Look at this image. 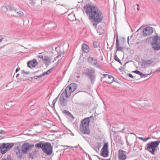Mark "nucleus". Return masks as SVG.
I'll list each match as a JSON object with an SVG mask.
<instances>
[{
    "mask_svg": "<svg viewBox=\"0 0 160 160\" xmlns=\"http://www.w3.org/2000/svg\"><path fill=\"white\" fill-rule=\"evenodd\" d=\"M52 68H51L48 70L47 72L43 73L41 75V77L48 75L51 72V71L52 70Z\"/></svg>",
    "mask_w": 160,
    "mask_h": 160,
    "instance_id": "obj_22",
    "label": "nucleus"
},
{
    "mask_svg": "<svg viewBox=\"0 0 160 160\" xmlns=\"http://www.w3.org/2000/svg\"><path fill=\"white\" fill-rule=\"evenodd\" d=\"M2 160H7L6 158H2Z\"/></svg>",
    "mask_w": 160,
    "mask_h": 160,
    "instance_id": "obj_51",
    "label": "nucleus"
},
{
    "mask_svg": "<svg viewBox=\"0 0 160 160\" xmlns=\"http://www.w3.org/2000/svg\"><path fill=\"white\" fill-rule=\"evenodd\" d=\"M21 73L24 74L25 75H27L29 72H25L24 70L22 71Z\"/></svg>",
    "mask_w": 160,
    "mask_h": 160,
    "instance_id": "obj_37",
    "label": "nucleus"
},
{
    "mask_svg": "<svg viewBox=\"0 0 160 160\" xmlns=\"http://www.w3.org/2000/svg\"><path fill=\"white\" fill-rule=\"evenodd\" d=\"M129 37H128V43H129Z\"/></svg>",
    "mask_w": 160,
    "mask_h": 160,
    "instance_id": "obj_50",
    "label": "nucleus"
},
{
    "mask_svg": "<svg viewBox=\"0 0 160 160\" xmlns=\"http://www.w3.org/2000/svg\"><path fill=\"white\" fill-rule=\"evenodd\" d=\"M41 148L48 155H50L52 153V147L50 143L41 142Z\"/></svg>",
    "mask_w": 160,
    "mask_h": 160,
    "instance_id": "obj_6",
    "label": "nucleus"
},
{
    "mask_svg": "<svg viewBox=\"0 0 160 160\" xmlns=\"http://www.w3.org/2000/svg\"><path fill=\"white\" fill-rule=\"evenodd\" d=\"M38 152V150L36 149L33 152V154L34 155V156L35 157H36V154Z\"/></svg>",
    "mask_w": 160,
    "mask_h": 160,
    "instance_id": "obj_35",
    "label": "nucleus"
},
{
    "mask_svg": "<svg viewBox=\"0 0 160 160\" xmlns=\"http://www.w3.org/2000/svg\"><path fill=\"white\" fill-rule=\"evenodd\" d=\"M106 160H111L109 159H106Z\"/></svg>",
    "mask_w": 160,
    "mask_h": 160,
    "instance_id": "obj_60",
    "label": "nucleus"
},
{
    "mask_svg": "<svg viewBox=\"0 0 160 160\" xmlns=\"http://www.w3.org/2000/svg\"><path fill=\"white\" fill-rule=\"evenodd\" d=\"M112 132H114V130H113L112 129Z\"/></svg>",
    "mask_w": 160,
    "mask_h": 160,
    "instance_id": "obj_56",
    "label": "nucleus"
},
{
    "mask_svg": "<svg viewBox=\"0 0 160 160\" xmlns=\"http://www.w3.org/2000/svg\"><path fill=\"white\" fill-rule=\"evenodd\" d=\"M159 70V68H158V69H157L156 70Z\"/></svg>",
    "mask_w": 160,
    "mask_h": 160,
    "instance_id": "obj_62",
    "label": "nucleus"
},
{
    "mask_svg": "<svg viewBox=\"0 0 160 160\" xmlns=\"http://www.w3.org/2000/svg\"><path fill=\"white\" fill-rule=\"evenodd\" d=\"M41 59H42L44 63L47 67L50 63L51 61V58L48 56H45L44 58L41 56Z\"/></svg>",
    "mask_w": 160,
    "mask_h": 160,
    "instance_id": "obj_13",
    "label": "nucleus"
},
{
    "mask_svg": "<svg viewBox=\"0 0 160 160\" xmlns=\"http://www.w3.org/2000/svg\"><path fill=\"white\" fill-rule=\"evenodd\" d=\"M102 77L103 78H106L107 77L108 79H111V80H110L107 81H106L107 83L109 84L111 83L114 81V78L113 77L109 75L103 74Z\"/></svg>",
    "mask_w": 160,
    "mask_h": 160,
    "instance_id": "obj_18",
    "label": "nucleus"
},
{
    "mask_svg": "<svg viewBox=\"0 0 160 160\" xmlns=\"http://www.w3.org/2000/svg\"><path fill=\"white\" fill-rule=\"evenodd\" d=\"M4 133H5V132L3 130H0V134H4Z\"/></svg>",
    "mask_w": 160,
    "mask_h": 160,
    "instance_id": "obj_40",
    "label": "nucleus"
},
{
    "mask_svg": "<svg viewBox=\"0 0 160 160\" xmlns=\"http://www.w3.org/2000/svg\"><path fill=\"white\" fill-rule=\"evenodd\" d=\"M62 146L64 147H69L68 146Z\"/></svg>",
    "mask_w": 160,
    "mask_h": 160,
    "instance_id": "obj_55",
    "label": "nucleus"
},
{
    "mask_svg": "<svg viewBox=\"0 0 160 160\" xmlns=\"http://www.w3.org/2000/svg\"><path fill=\"white\" fill-rule=\"evenodd\" d=\"M34 146V144L32 145L28 142L24 143L22 146V152L27 154L28 152L30 151Z\"/></svg>",
    "mask_w": 160,
    "mask_h": 160,
    "instance_id": "obj_10",
    "label": "nucleus"
},
{
    "mask_svg": "<svg viewBox=\"0 0 160 160\" xmlns=\"http://www.w3.org/2000/svg\"><path fill=\"white\" fill-rule=\"evenodd\" d=\"M13 145V143L12 142L2 143L0 146L1 153L2 154H5L9 150Z\"/></svg>",
    "mask_w": 160,
    "mask_h": 160,
    "instance_id": "obj_7",
    "label": "nucleus"
},
{
    "mask_svg": "<svg viewBox=\"0 0 160 160\" xmlns=\"http://www.w3.org/2000/svg\"><path fill=\"white\" fill-rule=\"evenodd\" d=\"M128 76L132 78H133V76L132 75V74H129L128 75Z\"/></svg>",
    "mask_w": 160,
    "mask_h": 160,
    "instance_id": "obj_42",
    "label": "nucleus"
},
{
    "mask_svg": "<svg viewBox=\"0 0 160 160\" xmlns=\"http://www.w3.org/2000/svg\"><path fill=\"white\" fill-rule=\"evenodd\" d=\"M62 112L64 113H65V114H66V115H69V114H70V112L66 110H64L62 111Z\"/></svg>",
    "mask_w": 160,
    "mask_h": 160,
    "instance_id": "obj_30",
    "label": "nucleus"
},
{
    "mask_svg": "<svg viewBox=\"0 0 160 160\" xmlns=\"http://www.w3.org/2000/svg\"><path fill=\"white\" fill-rule=\"evenodd\" d=\"M19 68L18 69V68H17L15 70V72H17L19 71Z\"/></svg>",
    "mask_w": 160,
    "mask_h": 160,
    "instance_id": "obj_47",
    "label": "nucleus"
},
{
    "mask_svg": "<svg viewBox=\"0 0 160 160\" xmlns=\"http://www.w3.org/2000/svg\"><path fill=\"white\" fill-rule=\"evenodd\" d=\"M89 122L90 119L89 118H86L81 121L79 128L80 131L83 134L88 135L90 133V130L89 128Z\"/></svg>",
    "mask_w": 160,
    "mask_h": 160,
    "instance_id": "obj_3",
    "label": "nucleus"
},
{
    "mask_svg": "<svg viewBox=\"0 0 160 160\" xmlns=\"http://www.w3.org/2000/svg\"><path fill=\"white\" fill-rule=\"evenodd\" d=\"M58 99V98H56L55 99L53 100L52 102V105L54 107L55 104L56 102H57Z\"/></svg>",
    "mask_w": 160,
    "mask_h": 160,
    "instance_id": "obj_33",
    "label": "nucleus"
},
{
    "mask_svg": "<svg viewBox=\"0 0 160 160\" xmlns=\"http://www.w3.org/2000/svg\"><path fill=\"white\" fill-rule=\"evenodd\" d=\"M3 38L2 37L1 35H0V42H1Z\"/></svg>",
    "mask_w": 160,
    "mask_h": 160,
    "instance_id": "obj_43",
    "label": "nucleus"
},
{
    "mask_svg": "<svg viewBox=\"0 0 160 160\" xmlns=\"http://www.w3.org/2000/svg\"><path fill=\"white\" fill-rule=\"evenodd\" d=\"M150 137H148V138H145V140L144 141H146V142L147 141L148 139H150Z\"/></svg>",
    "mask_w": 160,
    "mask_h": 160,
    "instance_id": "obj_44",
    "label": "nucleus"
},
{
    "mask_svg": "<svg viewBox=\"0 0 160 160\" xmlns=\"http://www.w3.org/2000/svg\"><path fill=\"white\" fill-rule=\"evenodd\" d=\"M77 88V84L75 83H71L68 85L65 90H76Z\"/></svg>",
    "mask_w": 160,
    "mask_h": 160,
    "instance_id": "obj_17",
    "label": "nucleus"
},
{
    "mask_svg": "<svg viewBox=\"0 0 160 160\" xmlns=\"http://www.w3.org/2000/svg\"><path fill=\"white\" fill-rule=\"evenodd\" d=\"M141 66L142 68H146V66L145 64V61H143L142 62V63L141 64Z\"/></svg>",
    "mask_w": 160,
    "mask_h": 160,
    "instance_id": "obj_26",
    "label": "nucleus"
},
{
    "mask_svg": "<svg viewBox=\"0 0 160 160\" xmlns=\"http://www.w3.org/2000/svg\"><path fill=\"white\" fill-rule=\"evenodd\" d=\"M40 77V76H36L34 77V78H35V79H37L38 78H39Z\"/></svg>",
    "mask_w": 160,
    "mask_h": 160,
    "instance_id": "obj_46",
    "label": "nucleus"
},
{
    "mask_svg": "<svg viewBox=\"0 0 160 160\" xmlns=\"http://www.w3.org/2000/svg\"><path fill=\"white\" fill-rule=\"evenodd\" d=\"M139 8H137V9L138 10H139Z\"/></svg>",
    "mask_w": 160,
    "mask_h": 160,
    "instance_id": "obj_58",
    "label": "nucleus"
},
{
    "mask_svg": "<svg viewBox=\"0 0 160 160\" xmlns=\"http://www.w3.org/2000/svg\"><path fill=\"white\" fill-rule=\"evenodd\" d=\"M6 159L7 160H13L11 156L10 155H8L7 156Z\"/></svg>",
    "mask_w": 160,
    "mask_h": 160,
    "instance_id": "obj_36",
    "label": "nucleus"
},
{
    "mask_svg": "<svg viewBox=\"0 0 160 160\" xmlns=\"http://www.w3.org/2000/svg\"><path fill=\"white\" fill-rule=\"evenodd\" d=\"M160 143V140H157L149 142L147 144V147H145V149L154 155L156 148L158 147Z\"/></svg>",
    "mask_w": 160,
    "mask_h": 160,
    "instance_id": "obj_5",
    "label": "nucleus"
},
{
    "mask_svg": "<svg viewBox=\"0 0 160 160\" xmlns=\"http://www.w3.org/2000/svg\"><path fill=\"white\" fill-rule=\"evenodd\" d=\"M23 152H18L16 154L18 158H19L20 159H22L23 158Z\"/></svg>",
    "mask_w": 160,
    "mask_h": 160,
    "instance_id": "obj_23",
    "label": "nucleus"
},
{
    "mask_svg": "<svg viewBox=\"0 0 160 160\" xmlns=\"http://www.w3.org/2000/svg\"><path fill=\"white\" fill-rule=\"evenodd\" d=\"M37 61L35 59H34L32 61L30 60L27 62V65L29 68H31L35 67L38 64Z\"/></svg>",
    "mask_w": 160,
    "mask_h": 160,
    "instance_id": "obj_15",
    "label": "nucleus"
},
{
    "mask_svg": "<svg viewBox=\"0 0 160 160\" xmlns=\"http://www.w3.org/2000/svg\"><path fill=\"white\" fill-rule=\"evenodd\" d=\"M152 73V72H151L150 74H143L142 73V75H140V76L141 77V78H142V77H145L147 76H148V75H150Z\"/></svg>",
    "mask_w": 160,
    "mask_h": 160,
    "instance_id": "obj_32",
    "label": "nucleus"
},
{
    "mask_svg": "<svg viewBox=\"0 0 160 160\" xmlns=\"http://www.w3.org/2000/svg\"><path fill=\"white\" fill-rule=\"evenodd\" d=\"M74 91H63L60 97V104L62 106H66L68 102L67 98L71 95V93Z\"/></svg>",
    "mask_w": 160,
    "mask_h": 160,
    "instance_id": "obj_4",
    "label": "nucleus"
},
{
    "mask_svg": "<svg viewBox=\"0 0 160 160\" xmlns=\"http://www.w3.org/2000/svg\"><path fill=\"white\" fill-rule=\"evenodd\" d=\"M152 48L154 50L160 49V37L155 36L153 38L151 42Z\"/></svg>",
    "mask_w": 160,
    "mask_h": 160,
    "instance_id": "obj_8",
    "label": "nucleus"
},
{
    "mask_svg": "<svg viewBox=\"0 0 160 160\" xmlns=\"http://www.w3.org/2000/svg\"><path fill=\"white\" fill-rule=\"evenodd\" d=\"M101 146V143H97V145L96 146V148L98 149V150H99Z\"/></svg>",
    "mask_w": 160,
    "mask_h": 160,
    "instance_id": "obj_34",
    "label": "nucleus"
},
{
    "mask_svg": "<svg viewBox=\"0 0 160 160\" xmlns=\"http://www.w3.org/2000/svg\"><path fill=\"white\" fill-rule=\"evenodd\" d=\"M153 32V28L150 27H148L143 29L142 34L144 37H147L151 35Z\"/></svg>",
    "mask_w": 160,
    "mask_h": 160,
    "instance_id": "obj_11",
    "label": "nucleus"
},
{
    "mask_svg": "<svg viewBox=\"0 0 160 160\" xmlns=\"http://www.w3.org/2000/svg\"><path fill=\"white\" fill-rule=\"evenodd\" d=\"M2 9L5 12L8 11L9 12L8 14L10 16L21 17L24 15V13L22 12H16L15 8L11 4L5 5L4 6L2 7Z\"/></svg>",
    "mask_w": 160,
    "mask_h": 160,
    "instance_id": "obj_2",
    "label": "nucleus"
},
{
    "mask_svg": "<svg viewBox=\"0 0 160 160\" xmlns=\"http://www.w3.org/2000/svg\"><path fill=\"white\" fill-rule=\"evenodd\" d=\"M114 59L115 60L118 61L119 63H120L121 64H122L120 60L119 59V58H118V57L116 55H115V56Z\"/></svg>",
    "mask_w": 160,
    "mask_h": 160,
    "instance_id": "obj_25",
    "label": "nucleus"
},
{
    "mask_svg": "<svg viewBox=\"0 0 160 160\" xmlns=\"http://www.w3.org/2000/svg\"><path fill=\"white\" fill-rule=\"evenodd\" d=\"M125 129V128H124L122 129V131H118V132H123V131Z\"/></svg>",
    "mask_w": 160,
    "mask_h": 160,
    "instance_id": "obj_48",
    "label": "nucleus"
},
{
    "mask_svg": "<svg viewBox=\"0 0 160 160\" xmlns=\"http://www.w3.org/2000/svg\"><path fill=\"white\" fill-rule=\"evenodd\" d=\"M116 46L117 49H118V48L120 47L119 46L118 40V38H117L116 39Z\"/></svg>",
    "mask_w": 160,
    "mask_h": 160,
    "instance_id": "obj_27",
    "label": "nucleus"
},
{
    "mask_svg": "<svg viewBox=\"0 0 160 160\" xmlns=\"http://www.w3.org/2000/svg\"><path fill=\"white\" fill-rule=\"evenodd\" d=\"M93 45L95 48H98L99 46V43L97 42H93Z\"/></svg>",
    "mask_w": 160,
    "mask_h": 160,
    "instance_id": "obj_24",
    "label": "nucleus"
},
{
    "mask_svg": "<svg viewBox=\"0 0 160 160\" xmlns=\"http://www.w3.org/2000/svg\"><path fill=\"white\" fill-rule=\"evenodd\" d=\"M35 147L36 148H40V142L38 143L35 145Z\"/></svg>",
    "mask_w": 160,
    "mask_h": 160,
    "instance_id": "obj_38",
    "label": "nucleus"
},
{
    "mask_svg": "<svg viewBox=\"0 0 160 160\" xmlns=\"http://www.w3.org/2000/svg\"><path fill=\"white\" fill-rule=\"evenodd\" d=\"M72 136L74 135V134H72Z\"/></svg>",
    "mask_w": 160,
    "mask_h": 160,
    "instance_id": "obj_64",
    "label": "nucleus"
},
{
    "mask_svg": "<svg viewBox=\"0 0 160 160\" xmlns=\"http://www.w3.org/2000/svg\"><path fill=\"white\" fill-rule=\"evenodd\" d=\"M139 103L142 107L149 106L148 101L147 100H139Z\"/></svg>",
    "mask_w": 160,
    "mask_h": 160,
    "instance_id": "obj_19",
    "label": "nucleus"
},
{
    "mask_svg": "<svg viewBox=\"0 0 160 160\" xmlns=\"http://www.w3.org/2000/svg\"><path fill=\"white\" fill-rule=\"evenodd\" d=\"M139 139L142 140L144 142H146V141H144L145 140V139H144L142 137H139Z\"/></svg>",
    "mask_w": 160,
    "mask_h": 160,
    "instance_id": "obj_41",
    "label": "nucleus"
},
{
    "mask_svg": "<svg viewBox=\"0 0 160 160\" xmlns=\"http://www.w3.org/2000/svg\"><path fill=\"white\" fill-rule=\"evenodd\" d=\"M95 71L92 69H89L86 72V75L93 83L95 80Z\"/></svg>",
    "mask_w": 160,
    "mask_h": 160,
    "instance_id": "obj_9",
    "label": "nucleus"
},
{
    "mask_svg": "<svg viewBox=\"0 0 160 160\" xmlns=\"http://www.w3.org/2000/svg\"><path fill=\"white\" fill-rule=\"evenodd\" d=\"M29 104H30V105L31 106H32V105H33V104H31L30 103Z\"/></svg>",
    "mask_w": 160,
    "mask_h": 160,
    "instance_id": "obj_54",
    "label": "nucleus"
},
{
    "mask_svg": "<svg viewBox=\"0 0 160 160\" xmlns=\"http://www.w3.org/2000/svg\"><path fill=\"white\" fill-rule=\"evenodd\" d=\"M98 32H99L101 33H102V32H103V30H102L100 32V31H99V30H98Z\"/></svg>",
    "mask_w": 160,
    "mask_h": 160,
    "instance_id": "obj_49",
    "label": "nucleus"
},
{
    "mask_svg": "<svg viewBox=\"0 0 160 160\" xmlns=\"http://www.w3.org/2000/svg\"><path fill=\"white\" fill-rule=\"evenodd\" d=\"M88 60L89 62L92 63L93 65L96 66L97 67L99 65L98 64L97 60L96 58L89 57L88 58Z\"/></svg>",
    "mask_w": 160,
    "mask_h": 160,
    "instance_id": "obj_16",
    "label": "nucleus"
},
{
    "mask_svg": "<svg viewBox=\"0 0 160 160\" xmlns=\"http://www.w3.org/2000/svg\"><path fill=\"white\" fill-rule=\"evenodd\" d=\"M137 5L138 6V4H137Z\"/></svg>",
    "mask_w": 160,
    "mask_h": 160,
    "instance_id": "obj_63",
    "label": "nucleus"
},
{
    "mask_svg": "<svg viewBox=\"0 0 160 160\" xmlns=\"http://www.w3.org/2000/svg\"><path fill=\"white\" fill-rule=\"evenodd\" d=\"M123 49V47H120L118 48V49H117V51H122V50Z\"/></svg>",
    "mask_w": 160,
    "mask_h": 160,
    "instance_id": "obj_39",
    "label": "nucleus"
},
{
    "mask_svg": "<svg viewBox=\"0 0 160 160\" xmlns=\"http://www.w3.org/2000/svg\"><path fill=\"white\" fill-rule=\"evenodd\" d=\"M19 74H17V75H16V77H18V76H19Z\"/></svg>",
    "mask_w": 160,
    "mask_h": 160,
    "instance_id": "obj_52",
    "label": "nucleus"
},
{
    "mask_svg": "<svg viewBox=\"0 0 160 160\" xmlns=\"http://www.w3.org/2000/svg\"><path fill=\"white\" fill-rule=\"evenodd\" d=\"M118 158L120 160H125L127 158L126 152L123 150H119L118 151Z\"/></svg>",
    "mask_w": 160,
    "mask_h": 160,
    "instance_id": "obj_14",
    "label": "nucleus"
},
{
    "mask_svg": "<svg viewBox=\"0 0 160 160\" xmlns=\"http://www.w3.org/2000/svg\"><path fill=\"white\" fill-rule=\"evenodd\" d=\"M17 150V151L16 152V154L18 152H22H22L21 151V150L19 148L18 146H17L16 148Z\"/></svg>",
    "mask_w": 160,
    "mask_h": 160,
    "instance_id": "obj_29",
    "label": "nucleus"
},
{
    "mask_svg": "<svg viewBox=\"0 0 160 160\" xmlns=\"http://www.w3.org/2000/svg\"><path fill=\"white\" fill-rule=\"evenodd\" d=\"M109 80H108V81H110V80L111 79H108Z\"/></svg>",
    "mask_w": 160,
    "mask_h": 160,
    "instance_id": "obj_61",
    "label": "nucleus"
},
{
    "mask_svg": "<svg viewBox=\"0 0 160 160\" xmlns=\"http://www.w3.org/2000/svg\"><path fill=\"white\" fill-rule=\"evenodd\" d=\"M101 160H106V159H102Z\"/></svg>",
    "mask_w": 160,
    "mask_h": 160,
    "instance_id": "obj_57",
    "label": "nucleus"
},
{
    "mask_svg": "<svg viewBox=\"0 0 160 160\" xmlns=\"http://www.w3.org/2000/svg\"><path fill=\"white\" fill-rule=\"evenodd\" d=\"M154 133L157 134L159 133L160 134V131H159L155 132Z\"/></svg>",
    "mask_w": 160,
    "mask_h": 160,
    "instance_id": "obj_45",
    "label": "nucleus"
},
{
    "mask_svg": "<svg viewBox=\"0 0 160 160\" xmlns=\"http://www.w3.org/2000/svg\"><path fill=\"white\" fill-rule=\"evenodd\" d=\"M133 72L137 74H138L140 76V75H142V73H141L140 72L137 70H136L135 71H134Z\"/></svg>",
    "mask_w": 160,
    "mask_h": 160,
    "instance_id": "obj_28",
    "label": "nucleus"
},
{
    "mask_svg": "<svg viewBox=\"0 0 160 160\" xmlns=\"http://www.w3.org/2000/svg\"><path fill=\"white\" fill-rule=\"evenodd\" d=\"M38 57L39 58H40V55H38Z\"/></svg>",
    "mask_w": 160,
    "mask_h": 160,
    "instance_id": "obj_59",
    "label": "nucleus"
},
{
    "mask_svg": "<svg viewBox=\"0 0 160 160\" xmlns=\"http://www.w3.org/2000/svg\"><path fill=\"white\" fill-rule=\"evenodd\" d=\"M85 12L92 20L91 22L92 25L96 28L98 24L103 20L104 15L96 6L94 5L91 6L89 4L86 5L84 7Z\"/></svg>",
    "mask_w": 160,
    "mask_h": 160,
    "instance_id": "obj_1",
    "label": "nucleus"
},
{
    "mask_svg": "<svg viewBox=\"0 0 160 160\" xmlns=\"http://www.w3.org/2000/svg\"><path fill=\"white\" fill-rule=\"evenodd\" d=\"M43 122H47V121L46 120H45V121H43Z\"/></svg>",
    "mask_w": 160,
    "mask_h": 160,
    "instance_id": "obj_53",
    "label": "nucleus"
},
{
    "mask_svg": "<svg viewBox=\"0 0 160 160\" xmlns=\"http://www.w3.org/2000/svg\"><path fill=\"white\" fill-rule=\"evenodd\" d=\"M145 64L146 66V68L148 67L152 64L154 65L153 60L152 59H150L148 60H145Z\"/></svg>",
    "mask_w": 160,
    "mask_h": 160,
    "instance_id": "obj_21",
    "label": "nucleus"
},
{
    "mask_svg": "<svg viewBox=\"0 0 160 160\" xmlns=\"http://www.w3.org/2000/svg\"><path fill=\"white\" fill-rule=\"evenodd\" d=\"M82 49L85 52H88L89 51V48L86 44H83L82 45Z\"/></svg>",
    "mask_w": 160,
    "mask_h": 160,
    "instance_id": "obj_20",
    "label": "nucleus"
},
{
    "mask_svg": "<svg viewBox=\"0 0 160 160\" xmlns=\"http://www.w3.org/2000/svg\"><path fill=\"white\" fill-rule=\"evenodd\" d=\"M35 156H34V155L32 154V153H29L28 154V158H32V159H33V158L35 157Z\"/></svg>",
    "mask_w": 160,
    "mask_h": 160,
    "instance_id": "obj_31",
    "label": "nucleus"
},
{
    "mask_svg": "<svg viewBox=\"0 0 160 160\" xmlns=\"http://www.w3.org/2000/svg\"><path fill=\"white\" fill-rule=\"evenodd\" d=\"M108 148V143H105L104 146L101 150L102 156L104 157H107L108 156L109 152Z\"/></svg>",
    "mask_w": 160,
    "mask_h": 160,
    "instance_id": "obj_12",
    "label": "nucleus"
}]
</instances>
